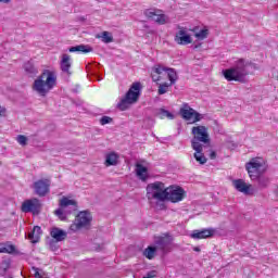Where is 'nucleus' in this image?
I'll list each match as a JSON object with an SVG mask.
<instances>
[{"label": "nucleus", "mask_w": 278, "mask_h": 278, "mask_svg": "<svg viewBox=\"0 0 278 278\" xmlns=\"http://www.w3.org/2000/svg\"><path fill=\"white\" fill-rule=\"evenodd\" d=\"M151 77L152 81H162L164 77H168L170 84H160L157 90L159 94H166V92H168V88H170V86L177 81V72L175 68L157 64L152 67Z\"/></svg>", "instance_id": "nucleus-1"}, {"label": "nucleus", "mask_w": 278, "mask_h": 278, "mask_svg": "<svg viewBox=\"0 0 278 278\" xmlns=\"http://www.w3.org/2000/svg\"><path fill=\"white\" fill-rule=\"evenodd\" d=\"M173 236L170 233L166 232L162 236H155L154 237V248H156V251L161 255H166L173 251V248L170 244H173Z\"/></svg>", "instance_id": "nucleus-9"}, {"label": "nucleus", "mask_w": 278, "mask_h": 278, "mask_svg": "<svg viewBox=\"0 0 278 278\" xmlns=\"http://www.w3.org/2000/svg\"><path fill=\"white\" fill-rule=\"evenodd\" d=\"M249 66H251L249 62L240 59L233 67L223 71V75L227 81H240L244 84L249 75Z\"/></svg>", "instance_id": "nucleus-5"}, {"label": "nucleus", "mask_w": 278, "mask_h": 278, "mask_svg": "<svg viewBox=\"0 0 278 278\" xmlns=\"http://www.w3.org/2000/svg\"><path fill=\"white\" fill-rule=\"evenodd\" d=\"M24 71H26L30 77H36V75H38V68H36V66H34V64L30 62L24 64Z\"/></svg>", "instance_id": "nucleus-27"}, {"label": "nucleus", "mask_w": 278, "mask_h": 278, "mask_svg": "<svg viewBox=\"0 0 278 278\" xmlns=\"http://www.w3.org/2000/svg\"><path fill=\"white\" fill-rule=\"evenodd\" d=\"M16 140H17L18 144H21V147H27L28 139L25 135H18L16 137Z\"/></svg>", "instance_id": "nucleus-33"}, {"label": "nucleus", "mask_w": 278, "mask_h": 278, "mask_svg": "<svg viewBox=\"0 0 278 278\" xmlns=\"http://www.w3.org/2000/svg\"><path fill=\"white\" fill-rule=\"evenodd\" d=\"M12 0H0V3H10Z\"/></svg>", "instance_id": "nucleus-40"}, {"label": "nucleus", "mask_w": 278, "mask_h": 278, "mask_svg": "<svg viewBox=\"0 0 278 278\" xmlns=\"http://www.w3.org/2000/svg\"><path fill=\"white\" fill-rule=\"evenodd\" d=\"M232 186L238 192L245 194V197H250L251 194H253V189H251L253 188V186L245 184L242 179L232 180Z\"/></svg>", "instance_id": "nucleus-17"}, {"label": "nucleus", "mask_w": 278, "mask_h": 278, "mask_svg": "<svg viewBox=\"0 0 278 278\" xmlns=\"http://www.w3.org/2000/svg\"><path fill=\"white\" fill-rule=\"evenodd\" d=\"M193 151V157L195 162H199L201 165L207 164V157H205V154L203 153V146H191Z\"/></svg>", "instance_id": "nucleus-19"}, {"label": "nucleus", "mask_w": 278, "mask_h": 278, "mask_svg": "<svg viewBox=\"0 0 278 278\" xmlns=\"http://www.w3.org/2000/svg\"><path fill=\"white\" fill-rule=\"evenodd\" d=\"M144 16L154 21L157 25H166V23H168V16L160 10L148 9L144 11Z\"/></svg>", "instance_id": "nucleus-15"}, {"label": "nucleus", "mask_w": 278, "mask_h": 278, "mask_svg": "<svg viewBox=\"0 0 278 278\" xmlns=\"http://www.w3.org/2000/svg\"><path fill=\"white\" fill-rule=\"evenodd\" d=\"M96 38H102V42L105 45H110V42H114V37L110 31H102L101 35H97Z\"/></svg>", "instance_id": "nucleus-26"}, {"label": "nucleus", "mask_w": 278, "mask_h": 278, "mask_svg": "<svg viewBox=\"0 0 278 278\" xmlns=\"http://www.w3.org/2000/svg\"><path fill=\"white\" fill-rule=\"evenodd\" d=\"M11 264L12 263L10 262V260L2 261L1 266H0V276L1 277H5L8 270H10Z\"/></svg>", "instance_id": "nucleus-29"}, {"label": "nucleus", "mask_w": 278, "mask_h": 278, "mask_svg": "<svg viewBox=\"0 0 278 278\" xmlns=\"http://www.w3.org/2000/svg\"><path fill=\"white\" fill-rule=\"evenodd\" d=\"M194 49H199V46H194Z\"/></svg>", "instance_id": "nucleus-41"}, {"label": "nucleus", "mask_w": 278, "mask_h": 278, "mask_svg": "<svg viewBox=\"0 0 278 278\" xmlns=\"http://www.w3.org/2000/svg\"><path fill=\"white\" fill-rule=\"evenodd\" d=\"M146 190L148 201H156V205H160V210H166L164 201H168V187H166L164 182L155 181L149 184Z\"/></svg>", "instance_id": "nucleus-4"}, {"label": "nucleus", "mask_w": 278, "mask_h": 278, "mask_svg": "<svg viewBox=\"0 0 278 278\" xmlns=\"http://www.w3.org/2000/svg\"><path fill=\"white\" fill-rule=\"evenodd\" d=\"M194 36L198 38V40H205V38L210 36V30L206 28L201 29L199 33H195Z\"/></svg>", "instance_id": "nucleus-30"}, {"label": "nucleus", "mask_w": 278, "mask_h": 278, "mask_svg": "<svg viewBox=\"0 0 278 278\" xmlns=\"http://www.w3.org/2000/svg\"><path fill=\"white\" fill-rule=\"evenodd\" d=\"M159 251L156 250L155 245H150L143 251V255L147 257V260H153V257H155V253Z\"/></svg>", "instance_id": "nucleus-28"}, {"label": "nucleus", "mask_w": 278, "mask_h": 278, "mask_svg": "<svg viewBox=\"0 0 278 278\" xmlns=\"http://www.w3.org/2000/svg\"><path fill=\"white\" fill-rule=\"evenodd\" d=\"M40 210H42V204L37 198L26 200L22 203V212L25 214L30 213L34 214V216H38Z\"/></svg>", "instance_id": "nucleus-12"}, {"label": "nucleus", "mask_w": 278, "mask_h": 278, "mask_svg": "<svg viewBox=\"0 0 278 278\" xmlns=\"http://www.w3.org/2000/svg\"><path fill=\"white\" fill-rule=\"evenodd\" d=\"M58 84V75L55 72L45 70L40 76L36 78L33 85V90L40 94V97H47Z\"/></svg>", "instance_id": "nucleus-3"}, {"label": "nucleus", "mask_w": 278, "mask_h": 278, "mask_svg": "<svg viewBox=\"0 0 278 278\" xmlns=\"http://www.w3.org/2000/svg\"><path fill=\"white\" fill-rule=\"evenodd\" d=\"M73 63H71V55L68 54H63L62 60L60 63L61 71L65 73L66 75H72L73 73L71 72V66Z\"/></svg>", "instance_id": "nucleus-21"}, {"label": "nucleus", "mask_w": 278, "mask_h": 278, "mask_svg": "<svg viewBox=\"0 0 278 278\" xmlns=\"http://www.w3.org/2000/svg\"><path fill=\"white\" fill-rule=\"evenodd\" d=\"M91 220H92V215H90V213L87 211H83L78 213L75 222L71 225L70 229L71 231H79V229H83V227H88Z\"/></svg>", "instance_id": "nucleus-11"}, {"label": "nucleus", "mask_w": 278, "mask_h": 278, "mask_svg": "<svg viewBox=\"0 0 278 278\" xmlns=\"http://www.w3.org/2000/svg\"><path fill=\"white\" fill-rule=\"evenodd\" d=\"M14 251H16V248L12 244L0 245V253H14Z\"/></svg>", "instance_id": "nucleus-31"}, {"label": "nucleus", "mask_w": 278, "mask_h": 278, "mask_svg": "<svg viewBox=\"0 0 278 278\" xmlns=\"http://www.w3.org/2000/svg\"><path fill=\"white\" fill-rule=\"evenodd\" d=\"M92 47L88 45H78L70 48V53H92Z\"/></svg>", "instance_id": "nucleus-23"}, {"label": "nucleus", "mask_w": 278, "mask_h": 278, "mask_svg": "<svg viewBox=\"0 0 278 278\" xmlns=\"http://www.w3.org/2000/svg\"><path fill=\"white\" fill-rule=\"evenodd\" d=\"M245 168L248 170L250 179L252 181L257 180V186L260 190H264L268 186H270V178L264 173H266V167L260 159H252L249 163H247Z\"/></svg>", "instance_id": "nucleus-2"}, {"label": "nucleus", "mask_w": 278, "mask_h": 278, "mask_svg": "<svg viewBox=\"0 0 278 278\" xmlns=\"http://www.w3.org/2000/svg\"><path fill=\"white\" fill-rule=\"evenodd\" d=\"M193 138L191 139V147H203V144H210V132L205 126H193L191 128Z\"/></svg>", "instance_id": "nucleus-7"}, {"label": "nucleus", "mask_w": 278, "mask_h": 278, "mask_svg": "<svg viewBox=\"0 0 278 278\" xmlns=\"http://www.w3.org/2000/svg\"><path fill=\"white\" fill-rule=\"evenodd\" d=\"M50 236L56 242H63V240H66L67 233H66V231H64V230H62L58 227H54V228L51 229Z\"/></svg>", "instance_id": "nucleus-22"}, {"label": "nucleus", "mask_w": 278, "mask_h": 278, "mask_svg": "<svg viewBox=\"0 0 278 278\" xmlns=\"http://www.w3.org/2000/svg\"><path fill=\"white\" fill-rule=\"evenodd\" d=\"M114 119L110 116H102L100 118V125H110Z\"/></svg>", "instance_id": "nucleus-34"}, {"label": "nucleus", "mask_w": 278, "mask_h": 278, "mask_svg": "<svg viewBox=\"0 0 278 278\" xmlns=\"http://www.w3.org/2000/svg\"><path fill=\"white\" fill-rule=\"evenodd\" d=\"M33 188L37 197H47L51 192V179H39L34 182Z\"/></svg>", "instance_id": "nucleus-13"}, {"label": "nucleus", "mask_w": 278, "mask_h": 278, "mask_svg": "<svg viewBox=\"0 0 278 278\" xmlns=\"http://www.w3.org/2000/svg\"><path fill=\"white\" fill-rule=\"evenodd\" d=\"M155 277H157V271L151 270L143 278H155Z\"/></svg>", "instance_id": "nucleus-36"}, {"label": "nucleus", "mask_w": 278, "mask_h": 278, "mask_svg": "<svg viewBox=\"0 0 278 278\" xmlns=\"http://www.w3.org/2000/svg\"><path fill=\"white\" fill-rule=\"evenodd\" d=\"M121 156L116 152H109L105 155L104 166H118V160Z\"/></svg>", "instance_id": "nucleus-20"}, {"label": "nucleus", "mask_w": 278, "mask_h": 278, "mask_svg": "<svg viewBox=\"0 0 278 278\" xmlns=\"http://www.w3.org/2000/svg\"><path fill=\"white\" fill-rule=\"evenodd\" d=\"M179 114L184 121H187L189 125H194V123H199L205 118V116L197 110L190 108L188 104H184L179 111Z\"/></svg>", "instance_id": "nucleus-10"}, {"label": "nucleus", "mask_w": 278, "mask_h": 278, "mask_svg": "<svg viewBox=\"0 0 278 278\" xmlns=\"http://www.w3.org/2000/svg\"><path fill=\"white\" fill-rule=\"evenodd\" d=\"M73 212H77V201L63 197L60 200V207L54 211V214L60 220H66V216Z\"/></svg>", "instance_id": "nucleus-8"}, {"label": "nucleus", "mask_w": 278, "mask_h": 278, "mask_svg": "<svg viewBox=\"0 0 278 278\" xmlns=\"http://www.w3.org/2000/svg\"><path fill=\"white\" fill-rule=\"evenodd\" d=\"M41 235H42V229L39 226H35L33 230L28 233V238L29 240H31L34 244H36V242L40 240Z\"/></svg>", "instance_id": "nucleus-25"}, {"label": "nucleus", "mask_w": 278, "mask_h": 278, "mask_svg": "<svg viewBox=\"0 0 278 278\" xmlns=\"http://www.w3.org/2000/svg\"><path fill=\"white\" fill-rule=\"evenodd\" d=\"M58 242L59 241H55V240H51L49 242V248L51 249V251H58Z\"/></svg>", "instance_id": "nucleus-35"}, {"label": "nucleus", "mask_w": 278, "mask_h": 278, "mask_svg": "<svg viewBox=\"0 0 278 278\" xmlns=\"http://www.w3.org/2000/svg\"><path fill=\"white\" fill-rule=\"evenodd\" d=\"M160 116H161V118H169V121H173V118H175V115H173V113H170L164 109L160 110Z\"/></svg>", "instance_id": "nucleus-32"}, {"label": "nucleus", "mask_w": 278, "mask_h": 278, "mask_svg": "<svg viewBox=\"0 0 278 278\" xmlns=\"http://www.w3.org/2000/svg\"><path fill=\"white\" fill-rule=\"evenodd\" d=\"M136 173H137V177H139V179H141V181L149 179V175H148L149 169H147V167H144L140 163L136 164Z\"/></svg>", "instance_id": "nucleus-24"}, {"label": "nucleus", "mask_w": 278, "mask_h": 278, "mask_svg": "<svg viewBox=\"0 0 278 278\" xmlns=\"http://www.w3.org/2000/svg\"><path fill=\"white\" fill-rule=\"evenodd\" d=\"M193 251H195L197 253H201V248L195 247V248H193Z\"/></svg>", "instance_id": "nucleus-39"}, {"label": "nucleus", "mask_w": 278, "mask_h": 278, "mask_svg": "<svg viewBox=\"0 0 278 278\" xmlns=\"http://www.w3.org/2000/svg\"><path fill=\"white\" fill-rule=\"evenodd\" d=\"M215 231L216 230H214L213 228L193 230V232L191 233V238H193V240H203L205 238H212Z\"/></svg>", "instance_id": "nucleus-18"}, {"label": "nucleus", "mask_w": 278, "mask_h": 278, "mask_svg": "<svg viewBox=\"0 0 278 278\" xmlns=\"http://www.w3.org/2000/svg\"><path fill=\"white\" fill-rule=\"evenodd\" d=\"M141 92L142 84L140 81L132 83L124 98L117 103L118 110L125 112V110H129L134 103H138Z\"/></svg>", "instance_id": "nucleus-6"}, {"label": "nucleus", "mask_w": 278, "mask_h": 278, "mask_svg": "<svg viewBox=\"0 0 278 278\" xmlns=\"http://www.w3.org/2000/svg\"><path fill=\"white\" fill-rule=\"evenodd\" d=\"M5 112H7L5 108L0 106V116H5Z\"/></svg>", "instance_id": "nucleus-38"}, {"label": "nucleus", "mask_w": 278, "mask_h": 278, "mask_svg": "<svg viewBox=\"0 0 278 278\" xmlns=\"http://www.w3.org/2000/svg\"><path fill=\"white\" fill-rule=\"evenodd\" d=\"M193 31H197V28H193Z\"/></svg>", "instance_id": "nucleus-42"}, {"label": "nucleus", "mask_w": 278, "mask_h": 278, "mask_svg": "<svg viewBox=\"0 0 278 278\" xmlns=\"http://www.w3.org/2000/svg\"><path fill=\"white\" fill-rule=\"evenodd\" d=\"M174 40L177 45H192V37L188 34V30L181 26H178V31L176 33Z\"/></svg>", "instance_id": "nucleus-16"}, {"label": "nucleus", "mask_w": 278, "mask_h": 278, "mask_svg": "<svg viewBox=\"0 0 278 278\" xmlns=\"http://www.w3.org/2000/svg\"><path fill=\"white\" fill-rule=\"evenodd\" d=\"M10 278H12V277H10Z\"/></svg>", "instance_id": "nucleus-43"}, {"label": "nucleus", "mask_w": 278, "mask_h": 278, "mask_svg": "<svg viewBox=\"0 0 278 278\" xmlns=\"http://www.w3.org/2000/svg\"><path fill=\"white\" fill-rule=\"evenodd\" d=\"M185 197L186 191L184 188L177 186L167 187V201L179 203V201H184Z\"/></svg>", "instance_id": "nucleus-14"}, {"label": "nucleus", "mask_w": 278, "mask_h": 278, "mask_svg": "<svg viewBox=\"0 0 278 278\" xmlns=\"http://www.w3.org/2000/svg\"><path fill=\"white\" fill-rule=\"evenodd\" d=\"M208 157H210L211 160H216V151L211 150V152H210V154H208Z\"/></svg>", "instance_id": "nucleus-37"}]
</instances>
